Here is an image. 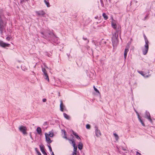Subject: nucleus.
Masks as SVG:
<instances>
[{"label":"nucleus","instance_id":"obj_42","mask_svg":"<svg viewBox=\"0 0 155 155\" xmlns=\"http://www.w3.org/2000/svg\"><path fill=\"white\" fill-rule=\"evenodd\" d=\"M64 138L68 140V138L66 134H65V135H64Z\"/></svg>","mask_w":155,"mask_h":155},{"label":"nucleus","instance_id":"obj_37","mask_svg":"<svg viewBox=\"0 0 155 155\" xmlns=\"http://www.w3.org/2000/svg\"><path fill=\"white\" fill-rule=\"evenodd\" d=\"M148 16H149V14H147V15H146V16H145V17H144L143 20H145L147 18H148Z\"/></svg>","mask_w":155,"mask_h":155},{"label":"nucleus","instance_id":"obj_26","mask_svg":"<svg viewBox=\"0 0 155 155\" xmlns=\"http://www.w3.org/2000/svg\"><path fill=\"white\" fill-rule=\"evenodd\" d=\"M42 71L44 74L47 73V71L45 68L43 67H42Z\"/></svg>","mask_w":155,"mask_h":155},{"label":"nucleus","instance_id":"obj_8","mask_svg":"<svg viewBox=\"0 0 155 155\" xmlns=\"http://www.w3.org/2000/svg\"><path fill=\"white\" fill-rule=\"evenodd\" d=\"M10 45L8 44H6L2 41L0 40V46L3 48H5L6 47H9Z\"/></svg>","mask_w":155,"mask_h":155},{"label":"nucleus","instance_id":"obj_11","mask_svg":"<svg viewBox=\"0 0 155 155\" xmlns=\"http://www.w3.org/2000/svg\"><path fill=\"white\" fill-rule=\"evenodd\" d=\"M45 139H46V141L47 143L48 144H50V143H51L52 141L51 140V139L49 137V136H48L47 135V134H45Z\"/></svg>","mask_w":155,"mask_h":155},{"label":"nucleus","instance_id":"obj_55","mask_svg":"<svg viewBox=\"0 0 155 155\" xmlns=\"http://www.w3.org/2000/svg\"><path fill=\"white\" fill-rule=\"evenodd\" d=\"M98 18V16H96L94 18H95L97 19Z\"/></svg>","mask_w":155,"mask_h":155},{"label":"nucleus","instance_id":"obj_25","mask_svg":"<svg viewBox=\"0 0 155 155\" xmlns=\"http://www.w3.org/2000/svg\"><path fill=\"white\" fill-rule=\"evenodd\" d=\"M115 29V30L116 31L115 32L119 34H120L121 33V31H120V30L119 28H117L116 29Z\"/></svg>","mask_w":155,"mask_h":155},{"label":"nucleus","instance_id":"obj_23","mask_svg":"<svg viewBox=\"0 0 155 155\" xmlns=\"http://www.w3.org/2000/svg\"><path fill=\"white\" fill-rule=\"evenodd\" d=\"M44 2L45 3L47 7H49L50 6L49 2H47L46 0H44Z\"/></svg>","mask_w":155,"mask_h":155},{"label":"nucleus","instance_id":"obj_41","mask_svg":"<svg viewBox=\"0 0 155 155\" xmlns=\"http://www.w3.org/2000/svg\"><path fill=\"white\" fill-rule=\"evenodd\" d=\"M121 149L124 151L127 150V149L126 148H124L123 147H121Z\"/></svg>","mask_w":155,"mask_h":155},{"label":"nucleus","instance_id":"obj_14","mask_svg":"<svg viewBox=\"0 0 155 155\" xmlns=\"http://www.w3.org/2000/svg\"><path fill=\"white\" fill-rule=\"evenodd\" d=\"M72 132L73 134L75 136V137L77 139H80V140H81V138L76 133H75L73 130H72Z\"/></svg>","mask_w":155,"mask_h":155},{"label":"nucleus","instance_id":"obj_29","mask_svg":"<svg viewBox=\"0 0 155 155\" xmlns=\"http://www.w3.org/2000/svg\"><path fill=\"white\" fill-rule=\"evenodd\" d=\"M93 87H94V91L97 93H100V92L99 91L97 90V89L96 88L95 86H94Z\"/></svg>","mask_w":155,"mask_h":155},{"label":"nucleus","instance_id":"obj_39","mask_svg":"<svg viewBox=\"0 0 155 155\" xmlns=\"http://www.w3.org/2000/svg\"><path fill=\"white\" fill-rule=\"evenodd\" d=\"M135 112H136L137 114V117H139V116H140V115H139V114L135 110Z\"/></svg>","mask_w":155,"mask_h":155},{"label":"nucleus","instance_id":"obj_10","mask_svg":"<svg viewBox=\"0 0 155 155\" xmlns=\"http://www.w3.org/2000/svg\"><path fill=\"white\" fill-rule=\"evenodd\" d=\"M60 110L61 111H64V108H65V107L63 104L62 101V100L60 101Z\"/></svg>","mask_w":155,"mask_h":155},{"label":"nucleus","instance_id":"obj_16","mask_svg":"<svg viewBox=\"0 0 155 155\" xmlns=\"http://www.w3.org/2000/svg\"><path fill=\"white\" fill-rule=\"evenodd\" d=\"M45 79L47 80L48 81H49V80L48 77V74L47 73L44 74Z\"/></svg>","mask_w":155,"mask_h":155},{"label":"nucleus","instance_id":"obj_28","mask_svg":"<svg viewBox=\"0 0 155 155\" xmlns=\"http://www.w3.org/2000/svg\"><path fill=\"white\" fill-rule=\"evenodd\" d=\"M113 135L115 137L116 139L117 140L119 139V137L118 135L116 133H114Z\"/></svg>","mask_w":155,"mask_h":155},{"label":"nucleus","instance_id":"obj_20","mask_svg":"<svg viewBox=\"0 0 155 155\" xmlns=\"http://www.w3.org/2000/svg\"><path fill=\"white\" fill-rule=\"evenodd\" d=\"M47 135L48 136H49L51 137H53L54 136V134L53 133H52V132H51V131H50L49 132V134L48 135L47 134Z\"/></svg>","mask_w":155,"mask_h":155},{"label":"nucleus","instance_id":"obj_19","mask_svg":"<svg viewBox=\"0 0 155 155\" xmlns=\"http://www.w3.org/2000/svg\"><path fill=\"white\" fill-rule=\"evenodd\" d=\"M102 16L105 20H107L108 18V17L105 13H103Z\"/></svg>","mask_w":155,"mask_h":155},{"label":"nucleus","instance_id":"obj_5","mask_svg":"<svg viewBox=\"0 0 155 155\" xmlns=\"http://www.w3.org/2000/svg\"><path fill=\"white\" fill-rule=\"evenodd\" d=\"M148 44L145 43L144 45L145 48L142 49L143 53L144 55H146L149 49Z\"/></svg>","mask_w":155,"mask_h":155},{"label":"nucleus","instance_id":"obj_48","mask_svg":"<svg viewBox=\"0 0 155 155\" xmlns=\"http://www.w3.org/2000/svg\"><path fill=\"white\" fill-rule=\"evenodd\" d=\"M25 1V0H21V2L22 3L23 2H24ZM25 1H28V0H25Z\"/></svg>","mask_w":155,"mask_h":155},{"label":"nucleus","instance_id":"obj_49","mask_svg":"<svg viewBox=\"0 0 155 155\" xmlns=\"http://www.w3.org/2000/svg\"><path fill=\"white\" fill-rule=\"evenodd\" d=\"M77 153L73 152L72 155H76Z\"/></svg>","mask_w":155,"mask_h":155},{"label":"nucleus","instance_id":"obj_44","mask_svg":"<svg viewBox=\"0 0 155 155\" xmlns=\"http://www.w3.org/2000/svg\"><path fill=\"white\" fill-rule=\"evenodd\" d=\"M136 153L137 155H141V153L139 152L138 151H137Z\"/></svg>","mask_w":155,"mask_h":155},{"label":"nucleus","instance_id":"obj_52","mask_svg":"<svg viewBox=\"0 0 155 155\" xmlns=\"http://www.w3.org/2000/svg\"><path fill=\"white\" fill-rule=\"evenodd\" d=\"M120 153L121 154H123V155H124V153L123 152H122L121 151V153Z\"/></svg>","mask_w":155,"mask_h":155},{"label":"nucleus","instance_id":"obj_59","mask_svg":"<svg viewBox=\"0 0 155 155\" xmlns=\"http://www.w3.org/2000/svg\"><path fill=\"white\" fill-rule=\"evenodd\" d=\"M106 1L107 2V0H106Z\"/></svg>","mask_w":155,"mask_h":155},{"label":"nucleus","instance_id":"obj_18","mask_svg":"<svg viewBox=\"0 0 155 155\" xmlns=\"http://www.w3.org/2000/svg\"><path fill=\"white\" fill-rule=\"evenodd\" d=\"M64 116L66 119L69 120L70 118V117L65 113H63Z\"/></svg>","mask_w":155,"mask_h":155},{"label":"nucleus","instance_id":"obj_34","mask_svg":"<svg viewBox=\"0 0 155 155\" xmlns=\"http://www.w3.org/2000/svg\"><path fill=\"white\" fill-rule=\"evenodd\" d=\"M83 39L84 40H87V44H88L89 42V40L87 39V38H85L84 37H83Z\"/></svg>","mask_w":155,"mask_h":155},{"label":"nucleus","instance_id":"obj_3","mask_svg":"<svg viewBox=\"0 0 155 155\" xmlns=\"http://www.w3.org/2000/svg\"><path fill=\"white\" fill-rule=\"evenodd\" d=\"M139 73L145 77L148 78L150 76L149 74V71L148 70H146L143 71H139Z\"/></svg>","mask_w":155,"mask_h":155},{"label":"nucleus","instance_id":"obj_4","mask_svg":"<svg viewBox=\"0 0 155 155\" xmlns=\"http://www.w3.org/2000/svg\"><path fill=\"white\" fill-rule=\"evenodd\" d=\"M18 129L19 131L22 132L24 135L27 134L26 132L27 129L26 127L23 126H20L19 127Z\"/></svg>","mask_w":155,"mask_h":155},{"label":"nucleus","instance_id":"obj_2","mask_svg":"<svg viewBox=\"0 0 155 155\" xmlns=\"http://www.w3.org/2000/svg\"><path fill=\"white\" fill-rule=\"evenodd\" d=\"M118 34L115 32L113 34V37L112 39L113 45H115L118 42Z\"/></svg>","mask_w":155,"mask_h":155},{"label":"nucleus","instance_id":"obj_43","mask_svg":"<svg viewBox=\"0 0 155 155\" xmlns=\"http://www.w3.org/2000/svg\"><path fill=\"white\" fill-rule=\"evenodd\" d=\"M42 101L43 102H45L46 101V99L44 98L42 99Z\"/></svg>","mask_w":155,"mask_h":155},{"label":"nucleus","instance_id":"obj_17","mask_svg":"<svg viewBox=\"0 0 155 155\" xmlns=\"http://www.w3.org/2000/svg\"><path fill=\"white\" fill-rule=\"evenodd\" d=\"M138 119H139V120L140 122V123H141V124H142V125L143 126H145V124L144 123V122H143L142 119L141 117H140V116H139V117H138Z\"/></svg>","mask_w":155,"mask_h":155},{"label":"nucleus","instance_id":"obj_30","mask_svg":"<svg viewBox=\"0 0 155 155\" xmlns=\"http://www.w3.org/2000/svg\"><path fill=\"white\" fill-rule=\"evenodd\" d=\"M150 115V114L149 112L146 111L145 112V117Z\"/></svg>","mask_w":155,"mask_h":155},{"label":"nucleus","instance_id":"obj_54","mask_svg":"<svg viewBox=\"0 0 155 155\" xmlns=\"http://www.w3.org/2000/svg\"><path fill=\"white\" fill-rule=\"evenodd\" d=\"M51 155H54V152H52Z\"/></svg>","mask_w":155,"mask_h":155},{"label":"nucleus","instance_id":"obj_50","mask_svg":"<svg viewBox=\"0 0 155 155\" xmlns=\"http://www.w3.org/2000/svg\"><path fill=\"white\" fill-rule=\"evenodd\" d=\"M117 149H118V151H117L119 153H121V151L119 150V149L118 148H117Z\"/></svg>","mask_w":155,"mask_h":155},{"label":"nucleus","instance_id":"obj_58","mask_svg":"<svg viewBox=\"0 0 155 155\" xmlns=\"http://www.w3.org/2000/svg\"><path fill=\"white\" fill-rule=\"evenodd\" d=\"M109 2H110L111 0H108Z\"/></svg>","mask_w":155,"mask_h":155},{"label":"nucleus","instance_id":"obj_35","mask_svg":"<svg viewBox=\"0 0 155 155\" xmlns=\"http://www.w3.org/2000/svg\"><path fill=\"white\" fill-rule=\"evenodd\" d=\"M11 36H7L6 38V39L8 41H9L10 40V39H11Z\"/></svg>","mask_w":155,"mask_h":155},{"label":"nucleus","instance_id":"obj_57","mask_svg":"<svg viewBox=\"0 0 155 155\" xmlns=\"http://www.w3.org/2000/svg\"><path fill=\"white\" fill-rule=\"evenodd\" d=\"M45 67L46 68H48L47 66H45Z\"/></svg>","mask_w":155,"mask_h":155},{"label":"nucleus","instance_id":"obj_40","mask_svg":"<svg viewBox=\"0 0 155 155\" xmlns=\"http://www.w3.org/2000/svg\"><path fill=\"white\" fill-rule=\"evenodd\" d=\"M53 37L54 38H55L56 39V40H58V39L57 38V37L56 36H55V35H54V34H53Z\"/></svg>","mask_w":155,"mask_h":155},{"label":"nucleus","instance_id":"obj_51","mask_svg":"<svg viewBox=\"0 0 155 155\" xmlns=\"http://www.w3.org/2000/svg\"><path fill=\"white\" fill-rule=\"evenodd\" d=\"M52 41L54 42V43H56V41H55V40H52Z\"/></svg>","mask_w":155,"mask_h":155},{"label":"nucleus","instance_id":"obj_12","mask_svg":"<svg viewBox=\"0 0 155 155\" xmlns=\"http://www.w3.org/2000/svg\"><path fill=\"white\" fill-rule=\"evenodd\" d=\"M128 48L127 47H126V48L125 49L124 51V58L125 60L127 56V52L128 51Z\"/></svg>","mask_w":155,"mask_h":155},{"label":"nucleus","instance_id":"obj_15","mask_svg":"<svg viewBox=\"0 0 155 155\" xmlns=\"http://www.w3.org/2000/svg\"><path fill=\"white\" fill-rule=\"evenodd\" d=\"M78 147L79 149L81 150L82 149L83 145L81 142H80L78 145Z\"/></svg>","mask_w":155,"mask_h":155},{"label":"nucleus","instance_id":"obj_47","mask_svg":"<svg viewBox=\"0 0 155 155\" xmlns=\"http://www.w3.org/2000/svg\"><path fill=\"white\" fill-rule=\"evenodd\" d=\"M47 124H48V123H47V122H45L44 123V125H47Z\"/></svg>","mask_w":155,"mask_h":155},{"label":"nucleus","instance_id":"obj_56","mask_svg":"<svg viewBox=\"0 0 155 155\" xmlns=\"http://www.w3.org/2000/svg\"><path fill=\"white\" fill-rule=\"evenodd\" d=\"M96 24H98V22H96Z\"/></svg>","mask_w":155,"mask_h":155},{"label":"nucleus","instance_id":"obj_32","mask_svg":"<svg viewBox=\"0 0 155 155\" xmlns=\"http://www.w3.org/2000/svg\"><path fill=\"white\" fill-rule=\"evenodd\" d=\"M100 2L101 4V5L102 7H104V5L103 3V2L102 0H100Z\"/></svg>","mask_w":155,"mask_h":155},{"label":"nucleus","instance_id":"obj_13","mask_svg":"<svg viewBox=\"0 0 155 155\" xmlns=\"http://www.w3.org/2000/svg\"><path fill=\"white\" fill-rule=\"evenodd\" d=\"M37 132L38 133V134L39 135H41L42 134V131L41 128L38 127L36 129Z\"/></svg>","mask_w":155,"mask_h":155},{"label":"nucleus","instance_id":"obj_22","mask_svg":"<svg viewBox=\"0 0 155 155\" xmlns=\"http://www.w3.org/2000/svg\"><path fill=\"white\" fill-rule=\"evenodd\" d=\"M146 118L148 119L149 120L151 123H152V120L151 118L150 115L147 116V117H145Z\"/></svg>","mask_w":155,"mask_h":155},{"label":"nucleus","instance_id":"obj_9","mask_svg":"<svg viewBox=\"0 0 155 155\" xmlns=\"http://www.w3.org/2000/svg\"><path fill=\"white\" fill-rule=\"evenodd\" d=\"M40 150L42 153L44 155H47V153L45 152L44 149V146L43 144H41L39 145Z\"/></svg>","mask_w":155,"mask_h":155},{"label":"nucleus","instance_id":"obj_38","mask_svg":"<svg viewBox=\"0 0 155 155\" xmlns=\"http://www.w3.org/2000/svg\"><path fill=\"white\" fill-rule=\"evenodd\" d=\"M77 147L75 148H74V151L73 152L77 153Z\"/></svg>","mask_w":155,"mask_h":155},{"label":"nucleus","instance_id":"obj_33","mask_svg":"<svg viewBox=\"0 0 155 155\" xmlns=\"http://www.w3.org/2000/svg\"><path fill=\"white\" fill-rule=\"evenodd\" d=\"M48 147L49 149V150L50 152H52V149L50 144L48 145Z\"/></svg>","mask_w":155,"mask_h":155},{"label":"nucleus","instance_id":"obj_24","mask_svg":"<svg viewBox=\"0 0 155 155\" xmlns=\"http://www.w3.org/2000/svg\"><path fill=\"white\" fill-rule=\"evenodd\" d=\"M112 27L114 29H116L117 28V25L116 24L114 23H112Z\"/></svg>","mask_w":155,"mask_h":155},{"label":"nucleus","instance_id":"obj_53","mask_svg":"<svg viewBox=\"0 0 155 155\" xmlns=\"http://www.w3.org/2000/svg\"><path fill=\"white\" fill-rule=\"evenodd\" d=\"M41 34L42 35H44V33L43 32H41Z\"/></svg>","mask_w":155,"mask_h":155},{"label":"nucleus","instance_id":"obj_21","mask_svg":"<svg viewBox=\"0 0 155 155\" xmlns=\"http://www.w3.org/2000/svg\"><path fill=\"white\" fill-rule=\"evenodd\" d=\"M143 36L144 38L145 43H149V42L148 39L144 34L143 35Z\"/></svg>","mask_w":155,"mask_h":155},{"label":"nucleus","instance_id":"obj_27","mask_svg":"<svg viewBox=\"0 0 155 155\" xmlns=\"http://www.w3.org/2000/svg\"><path fill=\"white\" fill-rule=\"evenodd\" d=\"M35 150L36 151V152L37 153V154L38 155H41V153L38 151V149L37 148H35Z\"/></svg>","mask_w":155,"mask_h":155},{"label":"nucleus","instance_id":"obj_1","mask_svg":"<svg viewBox=\"0 0 155 155\" xmlns=\"http://www.w3.org/2000/svg\"><path fill=\"white\" fill-rule=\"evenodd\" d=\"M3 12V9H0V33L2 35H3V31L5 29L6 25V23L4 22L2 20L3 18H5Z\"/></svg>","mask_w":155,"mask_h":155},{"label":"nucleus","instance_id":"obj_45","mask_svg":"<svg viewBox=\"0 0 155 155\" xmlns=\"http://www.w3.org/2000/svg\"><path fill=\"white\" fill-rule=\"evenodd\" d=\"M62 131H63V132H64V135H65V134H66V132L65 130H62Z\"/></svg>","mask_w":155,"mask_h":155},{"label":"nucleus","instance_id":"obj_6","mask_svg":"<svg viewBox=\"0 0 155 155\" xmlns=\"http://www.w3.org/2000/svg\"><path fill=\"white\" fill-rule=\"evenodd\" d=\"M35 13L38 16H44V15L45 14V12L43 10L36 11Z\"/></svg>","mask_w":155,"mask_h":155},{"label":"nucleus","instance_id":"obj_36","mask_svg":"<svg viewBox=\"0 0 155 155\" xmlns=\"http://www.w3.org/2000/svg\"><path fill=\"white\" fill-rule=\"evenodd\" d=\"M86 128L87 129H89L91 128L90 125L89 124H87L86 125Z\"/></svg>","mask_w":155,"mask_h":155},{"label":"nucleus","instance_id":"obj_7","mask_svg":"<svg viewBox=\"0 0 155 155\" xmlns=\"http://www.w3.org/2000/svg\"><path fill=\"white\" fill-rule=\"evenodd\" d=\"M95 133L96 136L97 137H99L101 135V133L100 130H99L97 127L95 126Z\"/></svg>","mask_w":155,"mask_h":155},{"label":"nucleus","instance_id":"obj_31","mask_svg":"<svg viewBox=\"0 0 155 155\" xmlns=\"http://www.w3.org/2000/svg\"><path fill=\"white\" fill-rule=\"evenodd\" d=\"M68 140L71 141L73 145L74 144H75V141H74V140L73 139H72V140L68 139Z\"/></svg>","mask_w":155,"mask_h":155},{"label":"nucleus","instance_id":"obj_46","mask_svg":"<svg viewBox=\"0 0 155 155\" xmlns=\"http://www.w3.org/2000/svg\"><path fill=\"white\" fill-rule=\"evenodd\" d=\"M73 146V147H74V148H76L77 147V146L76 145V144H74Z\"/></svg>","mask_w":155,"mask_h":155}]
</instances>
